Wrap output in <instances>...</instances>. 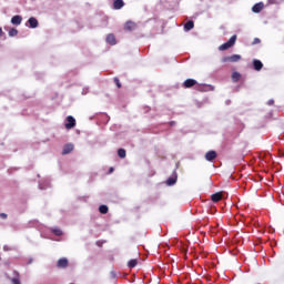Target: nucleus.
Returning a JSON list of instances; mask_svg holds the SVG:
<instances>
[{"instance_id": "obj_1", "label": "nucleus", "mask_w": 284, "mask_h": 284, "mask_svg": "<svg viewBox=\"0 0 284 284\" xmlns=\"http://www.w3.org/2000/svg\"><path fill=\"white\" fill-rule=\"evenodd\" d=\"M236 43V34L232 36L229 41H226L225 43L221 44L219 47V50L221 52L225 51V50H230V48H232L234 44Z\"/></svg>"}, {"instance_id": "obj_2", "label": "nucleus", "mask_w": 284, "mask_h": 284, "mask_svg": "<svg viewBox=\"0 0 284 284\" xmlns=\"http://www.w3.org/2000/svg\"><path fill=\"white\" fill-rule=\"evenodd\" d=\"M240 60H241L240 54H233V55L222 58L221 62L222 63H239Z\"/></svg>"}, {"instance_id": "obj_3", "label": "nucleus", "mask_w": 284, "mask_h": 284, "mask_svg": "<svg viewBox=\"0 0 284 284\" xmlns=\"http://www.w3.org/2000/svg\"><path fill=\"white\" fill-rule=\"evenodd\" d=\"M139 28V26L136 24V22L129 20L124 23V30L126 32H134V30H136Z\"/></svg>"}, {"instance_id": "obj_4", "label": "nucleus", "mask_w": 284, "mask_h": 284, "mask_svg": "<svg viewBox=\"0 0 284 284\" xmlns=\"http://www.w3.org/2000/svg\"><path fill=\"white\" fill-rule=\"evenodd\" d=\"M77 125V120L72 115L67 116V123H65V129L67 130H72V128H75Z\"/></svg>"}, {"instance_id": "obj_5", "label": "nucleus", "mask_w": 284, "mask_h": 284, "mask_svg": "<svg viewBox=\"0 0 284 284\" xmlns=\"http://www.w3.org/2000/svg\"><path fill=\"white\" fill-rule=\"evenodd\" d=\"M68 265H69V261L67 257H62V258L58 260L57 267H60L61 270H65V267H68Z\"/></svg>"}, {"instance_id": "obj_6", "label": "nucleus", "mask_w": 284, "mask_h": 284, "mask_svg": "<svg viewBox=\"0 0 284 284\" xmlns=\"http://www.w3.org/2000/svg\"><path fill=\"white\" fill-rule=\"evenodd\" d=\"M199 82H196V80L194 79H186L184 82H183V87L184 88H194V85H196Z\"/></svg>"}, {"instance_id": "obj_7", "label": "nucleus", "mask_w": 284, "mask_h": 284, "mask_svg": "<svg viewBox=\"0 0 284 284\" xmlns=\"http://www.w3.org/2000/svg\"><path fill=\"white\" fill-rule=\"evenodd\" d=\"M73 150H74V144L72 143L65 144L62 149V154L63 155L70 154V152H72Z\"/></svg>"}, {"instance_id": "obj_8", "label": "nucleus", "mask_w": 284, "mask_h": 284, "mask_svg": "<svg viewBox=\"0 0 284 284\" xmlns=\"http://www.w3.org/2000/svg\"><path fill=\"white\" fill-rule=\"evenodd\" d=\"M28 23H29V28H32V29L39 28V20H37V18L34 17L29 18Z\"/></svg>"}, {"instance_id": "obj_9", "label": "nucleus", "mask_w": 284, "mask_h": 284, "mask_svg": "<svg viewBox=\"0 0 284 284\" xmlns=\"http://www.w3.org/2000/svg\"><path fill=\"white\" fill-rule=\"evenodd\" d=\"M21 21H23V18L21 16H13L11 18L12 26H21Z\"/></svg>"}, {"instance_id": "obj_10", "label": "nucleus", "mask_w": 284, "mask_h": 284, "mask_svg": "<svg viewBox=\"0 0 284 284\" xmlns=\"http://www.w3.org/2000/svg\"><path fill=\"white\" fill-rule=\"evenodd\" d=\"M216 156H217L216 151H209L205 153V159L210 162L214 161Z\"/></svg>"}, {"instance_id": "obj_11", "label": "nucleus", "mask_w": 284, "mask_h": 284, "mask_svg": "<svg viewBox=\"0 0 284 284\" xmlns=\"http://www.w3.org/2000/svg\"><path fill=\"white\" fill-rule=\"evenodd\" d=\"M263 8H265V4H263V2H258L252 7V11L258 13L263 10Z\"/></svg>"}, {"instance_id": "obj_12", "label": "nucleus", "mask_w": 284, "mask_h": 284, "mask_svg": "<svg viewBox=\"0 0 284 284\" xmlns=\"http://www.w3.org/2000/svg\"><path fill=\"white\" fill-rule=\"evenodd\" d=\"M106 43H109L110 45H116V38L114 37V34L109 33L106 36Z\"/></svg>"}, {"instance_id": "obj_13", "label": "nucleus", "mask_w": 284, "mask_h": 284, "mask_svg": "<svg viewBox=\"0 0 284 284\" xmlns=\"http://www.w3.org/2000/svg\"><path fill=\"white\" fill-rule=\"evenodd\" d=\"M253 68L257 72H261V70H263V62H261V60H253Z\"/></svg>"}, {"instance_id": "obj_14", "label": "nucleus", "mask_w": 284, "mask_h": 284, "mask_svg": "<svg viewBox=\"0 0 284 284\" xmlns=\"http://www.w3.org/2000/svg\"><path fill=\"white\" fill-rule=\"evenodd\" d=\"M221 199H223V193L221 192H217L211 195V201H213V203H219Z\"/></svg>"}, {"instance_id": "obj_15", "label": "nucleus", "mask_w": 284, "mask_h": 284, "mask_svg": "<svg viewBox=\"0 0 284 284\" xmlns=\"http://www.w3.org/2000/svg\"><path fill=\"white\" fill-rule=\"evenodd\" d=\"M123 6H125V2H123V0H114L113 2L114 10H121Z\"/></svg>"}, {"instance_id": "obj_16", "label": "nucleus", "mask_w": 284, "mask_h": 284, "mask_svg": "<svg viewBox=\"0 0 284 284\" xmlns=\"http://www.w3.org/2000/svg\"><path fill=\"white\" fill-rule=\"evenodd\" d=\"M231 79L233 81V83H239V81H241V73L239 72H233L232 75H231Z\"/></svg>"}, {"instance_id": "obj_17", "label": "nucleus", "mask_w": 284, "mask_h": 284, "mask_svg": "<svg viewBox=\"0 0 284 284\" xmlns=\"http://www.w3.org/2000/svg\"><path fill=\"white\" fill-rule=\"evenodd\" d=\"M193 28H194V21H192V20H189V21L184 24V30H185L186 32H190V30H193Z\"/></svg>"}, {"instance_id": "obj_18", "label": "nucleus", "mask_w": 284, "mask_h": 284, "mask_svg": "<svg viewBox=\"0 0 284 284\" xmlns=\"http://www.w3.org/2000/svg\"><path fill=\"white\" fill-rule=\"evenodd\" d=\"M99 212H100V214H108V212H109L108 205H103V204L100 205Z\"/></svg>"}, {"instance_id": "obj_19", "label": "nucleus", "mask_w": 284, "mask_h": 284, "mask_svg": "<svg viewBox=\"0 0 284 284\" xmlns=\"http://www.w3.org/2000/svg\"><path fill=\"white\" fill-rule=\"evenodd\" d=\"M118 156H119L120 159H125V156H126L125 149H119V150H118Z\"/></svg>"}, {"instance_id": "obj_20", "label": "nucleus", "mask_w": 284, "mask_h": 284, "mask_svg": "<svg viewBox=\"0 0 284 284\" xmlns=\"http://www.w3.org/2000/svg\"><path fill=\"white\" fill-rule=\"evenodd\" d=\"M19 34V30L12 28L9 30V37H17Z\"/></svg>"}, {"instance_id": "obj_21", "label": "nucleus", "mask_w": 284, "mask_h": 284, "mask_svg": "<svg viewBox=\"0 0 284 284\" xmlns=\"http://www.w3.org/2000/svg\"><path fill=\"white\" fill-rule=\"evenodd\" d=\"M52 232L55 236H62L63 235V231H61V229H53Z\"/></svg>"}, {"instance_id": "obj_22", "label": "nucleus", "mask_w": 284, "mask_h": 284, "mask_svg": "<svg viewBox=\"0 0 284 284\" xmlns=\"http://www.w3.org/2000/svg\"><path fill=\"white\" fill-rule=\"evenodd\" d=\"M176 183V178H169L168 180H166V184L168 185H174Z\"/></svg>"}, {"instance_id": "obj_23", "label": "nucleus", "mask_w": 284, "mask_h": 284, "mask_svg": "<svg viewBox=\"0 0 284 284\" xmlns=\"http://www.w3.org/2000/svg\"><path fill=\"white\" fill-rule=\"evenodd\" d=\"M138 264H139V262L136 260H130L129 263H128V266L133 268Z\"/></svg>"}, {"instance_id": "obj_24", "label": "nucleus", "mask_w": 284, "mask_h": 284, "mask_svg": "<svg viewBox=\"0 0 284 284\" xmlns=\"http://www.w3.org/2000/svg\"><path fill=\"white\" fill-rule=\"evenodd\" d=\"M11 283L12 284H21V280H19V276L18 277H12Z\"/></svg>"}, {"instance_id": "obj_25", "label": "nucleus", "mask_w": 284, "mask_h": 284, "mask_svg": "<svg viewBox=\"0 0 284 284\" xmlns=\"http://www.w3.org/2000/svg\"><path fill=\"white\" fill-rule=\"evenodd\" d=\"M113 81H114L116 88L121 89V81L119 80V78H114Z\"/></svg>"}, {"instance_id": "obj_26", "label": "nucleus", "mask_w": 284, "mask_h": 284, "mask_svg": "<svg viewBox=\"0 0 284 284\" xmlns=\"http://www.w3.org/2000/svg\"><path fill=\"white\" fill-rule=\"evenodd\" d=\"M252 43H253V45H256V44L261 43V39L254 38Z\"/></svg>"}, {"instance_id": "obj_27", "label": "nucleus", "mask_w": 284, "mask_h": 284, "mask_svg": "<svg viewBox=\"0 0 284 284\" xmlns=\"http://www.w3.org/2000/svg\"><path fill=\"white\" fill-rule=\"evenodd\" d=\"M0 217H1V219H8V214H6V213H0Z\"/></svg>"}, {"instance_id": "obj_28", "label": "nucleus", "mask_w": 284, "mask_h": 284, "mask_svg": "<svg viewBox=\"0 0 284 284\" xmlns=\"http://www.w3.org/2000/svg\"><path fill=\"white\" fill-rule=\"evenodd\" d=\"M267 105H274V100L273 99L268 100Z\"/></svg>"}, {"instance_id": "obj_29", "label": "nucleus", "mask_w": 284, "mask_h": 284, "mask_svg": "<svg viewBox=\"0 0 284 284\" xmlns=\"http://www.w3.org/2000/svg\"><path fill=\"white\" fill-rule=\"evenodd\" d=\"M114 172V168L109 169V173L112 174Z\"/></svg>"}, {"instance_id": "obj_30", "label": "nucleus", "mask_w": 284, "mask_h": 284, "mask_svg": "<svg viewBox=\"0 0 284 284\" xmlns=\"http://www.w3.org/2000/svg\"><path fill=\"white\" fill-rule=\"evenodd\" d=\"M268 3L274 4L276 3V0H268Z\"/></svg>"}, {"instance_id": "obj_31", "label": "nucleus", "mask_w": 284, "mask_h": 284, "mask_svg": "<svg viewBox=\"0 0 284 284\" xmlns=\"http://www.w3.org/2000/svg\"><path fill=\"white\" fill-rule=\"evenodd\" d=\"M1 34H3V29L0 28V37H1Z\"/></svg>"}, {"instance_id": "obj_32", "label": "nucleus", "mask_w": 284, "mask_h": 284, "mask_svg": "<svg viewBox=\"0 0 284 284\" xmlns=\"http://www.w3.org/2000/svg\"><path fill=\"white\" fill-rule=\"evenodd\" d=\"M97 245H99V247H101V242H97Z\"/></svg>"}]
</instances>
